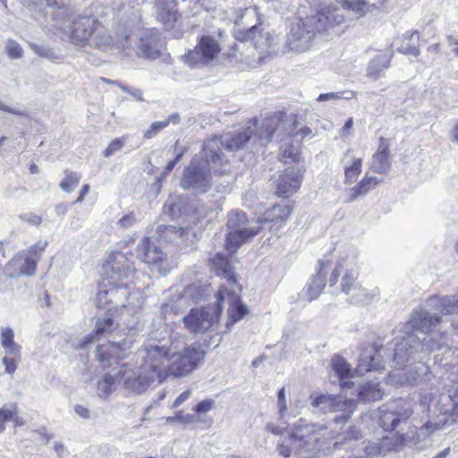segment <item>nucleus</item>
I'll list each match as a JSON object with an SVG mask.
<instances>
[{
	"mask_svg": "<svg viewBox=\"0 0 458 458\" xmlns=\"http://www.w3.org/2000/svg\"><path fill=\"white\" fill-rule=\"evenodd\" d=\"M426 308L414 310L407 325L424 334L423 338L414 333H407L395 344L394 362L399 369L405 367L411 360H420L446 345V335L440 331L441 317Z\"/></svg>",
	"mask_w": 458,
	"mask_h": 458,
	"instance_id": "obj_1",
	"label": "nucleus"
},
{
	"mask_svg": "<svg viewBox=\"0 0 458 458\" xmlns=\"http://www.w3.org/2000/svg\"><path fill=\"white\" fill-rule=\"evenodd\" d=\"M219 139H209L203 144L201 152L196 154L182 172L179 186L191 195L205 194L213 187V173H226L223 169L226 157L219 153Z\"/></svg>",
	"mask_w": 458,
	"mask_h": 458,
	"instance_id": "obj_2",
	"label": "nucleus"
},
{
	"mask_svg": "<svg viewBox=\"0 0 458 458\" xmlns=\"http://www.w3.org/2000/svg\"><path fill=\"white\" fill-rule=\"evenodd\" d=\"M147 344L149 351H154L153 358L157 353L160 356L155 363L163 372V381L169 376L187 377L204 363L207 353L205 347L198 342L188 344L174 340L167 345L161 341H153Z\"/></svg>",
	"mask_w": 458,
	"mask_h": 458,
	"instance_id": "obj_3",
	"label": "nucleus"
},
{
	"mask_svg": "<svg viewBox=\"0 0 458 458\" xmlns=\"http://www.w3.org/2000/svg\"><path fill=\"white\" fill-rule=\"evenodd\" d=\"M342 13V9L321 10L304 19H293L286 37L287 47L299 53L310 50L317 34L344 22Z\"/></svg>",
	"mask_w": 458,
	"mask_h": 458,
	"instance_id": "obj_4",
	"label": "nucleus"
},
{
	"mask_svg": "<svg viewBox=\"0 0 458 458\" xmlns=\"http://www.w3.org/2000/svg\"><path fill=\"white\" fill-rule=\"evenodd\" d=\"M153 352L144 343L137 352L138 358L141 360L140 365L132 367L123 363L117 371L120 384L129 394H141L151 385L163 382V372L155 363L160 356L157 354L153 358Z\"/></svg>",
	"mask_w": 458,
	"mask_h": 458,
	"instance_id": "obj_5",
	"label": "nucleus"
},
{
	"mask_svg": "<svg viewBox=\"0 0 458 458\" xmlns=\"http://www.w3.org/2000/svg\"><path fill=\"white\" fill-rule=\"evenodd\" d=\"M69 36L76 45H89L103 49L112 43V37L107 29L91 15H79L69 28Z\"/></svg>",
	"mask_w": 458,
	"mask_h": 458,
	"instance_id": "obj_6",
	"label": "nucleus"
},
{
	"mask_svg": "<svg viewBox=\"0 0 458 458\" xmlns=\"http://www.w3.org/2000/svg\"><path fill=\"white\" fill-rule=\"evenodd\" d=\"M225 249L234 253L243 243L255 237L261 229L259 222L249 220L241 210H233L227 215Z\"/></svg>",
	"mask_w": 458,
	"mask_h": 458,
	"instance_id": "obj_7",
	"label": "nucleus"
},
{
	"mask_svg": "<svg viewBox=\"0 0 458 458\" xmlns=\"http://www.w3.org/2000/svg\"><path fill=\"white\" fill-rule=\"evenodd\" d=\"M96 302L98 307L108 310L113 307L123 306L128 308L130 311H135V309L143 303L140 298V293H128L127 289L122 286L109 289L100 287L96 296Z\"/></svg>",
	"mask_w": 458,
	"mask_h": 458,
	"instance_id": "obj_8",
	"label": "nucleus"
},
{
	"mask_svg": "<svg viewBox=\"0 0 458 458\" xmlns=\"http://www.w3.org/2000/svg\"><path fill=\"white\" fill-rule=\"evenodd\" d=\"M326 429L325 425L308 424L300 420L292 428L289 441L296 450L312 452Z\"/></svg>",
	"mask_w": 458,
	"mask_h": 458,
	"instance_id": "obj_9",
	"label": "nucleus"
},
{
	"mask_svg": "<svg viewBox=\"0 0 458 458\" xmlns=\"http://www.w3.org/2000/svg\"><path fill=\"white\" fill-rule=\"evenodd\" d=\"M311 405L319 408L323 413H336L334 418L335 423L347 422L353 411L356 410V403L352 399H342V397H333L330 395H319L316 397Z\"/></svg>",
	"mask_w": 458,
	"mask_h": 458,
	"instance_id": "obj_10",
	"label": "nucleus"
},
{
	"mask_svg": "<svg viewBox=\"0 0 458 458\" xmlns=\"http://www.w3.org/2000/svg\"><path fill=\"white\" fill-rule=\"evenodd\" d=\"M241 291L240 285H234L227 289L226 286H223L217 293V310L218 313H221L223 308V302L226 301L229 305V322L234 324L240 321L248 312V308L244 305L240 299L239 292Z\"/></svg>",
	"mask_w": 458,
	"mask_h": 458,
	"instance_id": "obj_11",
	"label": "nucleus"
},
{
	"mask_svg": "<svg viewBox=\"0 0 458 458\" xmlns=\"http://www.w3.org/2000/svg\"><path fill=\"white\" fill-rule=\"evenodd\" d=\"M219 317L217 308H196L183 318L185 327L194 334L204 333L208 331Z\"/></svg>",
	"mask_w": 458,
	"mask_h": 458,
	"instance_id": "obj_12",
	"label": "nucleus"
},
{
	"mask_svg": "<svg viewBox=\"0 0 458 458\" xmlns=\"http://www.w3.org/2000/svg\"><path fill=\"white\" fill-rule=\"evenodd\" d=\"M378 418L379 425L384 430H394L397 426L407 421L412 414L410 403L399 400L392 404L389 408L381 409Z\"/></svg>",
	"mask_w": 458,
	"mask_h": 458,
	"instance_id": "obj_13",
	"label": "nucleus"
},
{
	"mask_svg": "<svg viewBox=\"0 0 458 458\" xmlns=\"http://www.w3.org/2000/svg\"><path fill=\"white\" fill-rule=\"evenodd\" d=\"M220 52L217 41L210 36L200 38L198 45L186 55V62L192 65H206Z\"/></svg>",
	"mask_w": 458,
	"mask_h": 458,
	"instance_id": "obj_14",
	"label": "nucleus"
},
{
	"mask_svg": "<svg viewBox=\"0 0 458 458\" xmlns=\"http://www.w3.org/2000/svg\"><path fill=\"white\" fill-rule=\"evenodd\" d=\"M103 268L106 275L114 281L127 279L135 271L133 261L124 253L119 251L110 254Z\"/></svg>",
	"mask_w": 458,
	"mask_h": 458,
	"instance_id": "obj_15",
	"label": "nucleus"
},
{
	"mask_svg": "<svg viewBox=\"0 0 458 458\" xmlns=\"http://www.w3.org/2000/svg\"><path fill=\"white\" fill-rule=\"evenodd\" d=\"M358 273L349 269L343 276L341 280V290L350 296V301L354 304L363 303L368 297V293L357 281Z\"/></svg>",
	"mask_w": 458,
	"mask_h": 458,
	"instance_id": "obj_16",
	"label": "nucleus"
},
{
	"mask_svg": "<svg viewBox=\"0 0 458 458\" xmlns=\"http://www.w3.org/2000/svg\"><path fill=\"white\" fill-rule=\"evenodd\" d=\"M302 173L297 167H288L277 180L276 194L287 198L301 187Z\"/></svg>",
	"mask_w": 458,
	"mask_h": 458,
	"instance_id": "obj_17",
	"label": "nucleus"
},
{
	"mask_svg": "<svg viewBox=\"0 0 458 458\" xmlns=\"http://www.w3.org/2000/svg\"><path fill=\"white\" fill-rule=\"evenodd\" d=\"M160 38L153 30H142L139 35V55L155 60L160 56Z\"/></svg>",
	"mask_w": 458,
	"mask_h": 458,
	"instance_id": "obj_18",
	"label": "nucleus"
},
{
	"mask_svg": "<svg viewBox=\"0 0 458 458\" xmlns=\"http://www.w3.org/2000/svg\"><path fill=\"white\" fill-rule=\"evenodd\" d=\"M390 169V142L389 140L380 137L377 150L372 156L371 165L369 170L374 174L386 175Z\"/></svg>",
	"mask_w": 458,
	"mask_h": 458,
	"instance_id": "obj_19",
	"label": "nucleus"
},
{
	"mask_svg": "<svg viewBox=\"0 0 458 458\" xmlns=\"http://www.w3.org/2000/svg\"><path fill=\"white\" fill-rule=\"evenodd\" d=\"M132 342L129 339H123L121 342L110 343L107 348L98 346L97 352L99 361L103 367L111 366L108 362L109 358L113 357L118 360L125 358L131 349Z\"/></svg>",
	"mask_w": 458,
	"mask_h": 458,
	"instance_id": "obj_20",
	"label": "nucleus"
},
{
	"mask_svg": "<svg viewBox=\"0 0 458 458\" xmlns=\"http://www.w3.org/2000/svg\"><path fill=\"white\" fill-rule=\"evenodd\" d=\"M136 255L139 259L148 265H157L166 256L160 247L150 244V240L148 237L142 238L139 242Z\"/></svg>",
	"mask_w": 458,
	"mask_h": 458,
	"instance_id": "obj_21",
	"label": "nucleus"
},
{
	"mask_svg": "<svg viewBox=\"0 0 458 458\" xmlns=\"http://www.w3.org/2000/svg\"><path fill=\"white\" fill-rule=\"evenodd\" d=\"M372 174L374 173L368 170L364 177L355 186L348 190L347 202L352 203L359 197L365 196L372 189L384 182L383 178H378Z\"/></svg>",
	"mask_w": 458,
	"mask_h": 458,
	"instance_id": "obj_22",
	"label": "nucleus"
},
{
	"mask_svg": "<svg viewBox=\"0 0 458 458\" xmlns=\"http://www.w3.org/2000/svg\"><path fill=\"white\" fill-rule=\"evenodd\" d=\"M234 37L239 41H251L257 49L263 50L269 46L268 33H262L258 25H253L247 30H237Z\"/></svg>",
	"mask_w": 458,
	"mask_h": 458,
	"instance_id": "obj_23",
	"label": "nucleus"
},
{
	"mask_svg": "<svg viewBox=\"0 0 458 458\" xmlns=\"http://www.w3.org/2000/svg\"><path fill=\"white\" fill-rule=\"evenodd\" d=\"M426 307L442 315L458 314V296H433L427 300Z\"/></svg>",
	"mask_w": 458,
	"mask_h": 458,
	"instance_id": "obj_24",
	"label": "nucleus"
},
{
	"mask_svg": "<svg viewBox=\"0 0 458 458\" xmlns=\"http://www.w3.org/2000/svg\"><path fill=\"white\" fill-rule=\"evenodd\" d=\"M292 211V208L288 205H275L267 209L257 222H259V225L270 223L272 224L270 230L273 227L277 230L290 217Z\"/></svg>",
	"mask_w": 458,
	"mask_h": 458,
	"instance_id": "obj_25",
	"label": "nucleus"
},
{
	"mask_svg": "<svg viewBox=\"0 0 458 458\" xmlns=\"http://www.w3.org/2000/svg\"><path fill=\"white\" fill-rule=\"evenodd\" d=\"M319 267L315 276H313L311 282L307 285L305 293L309 301H312L318 297L323 288L326 285V275L327 268L330 267L328 260L320 259Z\"/></svg>",
	"mask_w": 458,
	"mask_h": 458,
	"instance_id": "obj_26",
	"label": "nucleus"
},
{
	"mask_svg": "<svg viewBox=\"0 0 458 458\" xmlns=\"http://www.w3.org/2000/svg\"><path fill=\"white\" fill-rule=\"evenodd\" d=\"M419 39L417 31L407 32L402 35V37L395 38L393 46L400 53L418 56L420 55Z\"/></svg>",
	"mask_w": 458,
	"mask_h": 458,
	"instance_id": "obj_27",
	"label": "nucleus"
},
{
	"mask_svg": "<svg viewBox=\"0 0 458 458\" xmlns=\"http://www.w3.org/2000/svg\"><path fill=\"white\" fill-rule=\"evenodd\" d=\"M157 20L164 24L165 29H172L178 18L175 3L159 0L157 4Z\"/></svg>",
	"mask_w": 458,
	"mask_h": 458,
	"instance_id": "obj_28",
	"label": "nucleus"
},
{
	"mask_svg": "<svg viewBox=\"0 0 458 458\" xmlns=\"http://www.w3.org/2000/svg\"><path fill=\"white\" fill-rule=\"evenodd\" d=\"M252 134V131L249 127L243 132L237 133L234 136L225 135V137L214 136L212 139H219L221 145L219 147L221 155H224L222 149L225 148L230 151L238 150L244 147V145L250 140Z\"/></svg>",
	"mask_w": 458,
	"mask_h": 458,
	"instance_id": "obj_29",
	"label": "nucleus"
},
{
	"mask_svg": "<svg viewBox=\"0 0 458 458\" xmlns=\"http://www.w3.org/2000/svg\"><path fill=\"white\" fill-rule=\"evenodd\" d=\"M391 57L387 54L377 55L367 66V77L370 80L377 81L385 74V71L390 67Z\"/></svg>",
	"mask_w": 458,
	"mask_h": 458,
	"instance_id": "obj_30",
	"label": "nucleus"
},
{
	"mask_svg": "<svg viewBox=\"0 0 458 458\" xmlns=\"http://www.w3.org/2000/svg\"><path fill=\"white\" fill-rule=\"evenodd\" d=\"M352 150L348 149L345 153V157H350L349 161H344V183L351 184L357 181L361 173L362 157L351 156Z\"/></svg>",
	"mask_w": 458,
	"mask_h": 458,
	"instance_id": "obj_31",
	"label": "nucleus"
},
{
	"mask_svg": "<svg viewBox=\"0 0 458 458\" xmlns=\"http://www.w3.org/2000/svg\"><path fill=\"white\" fill-rule=\"evenodd\" d=\"M212 264L213 267L216 271V274L226 279L230 287L237 285L236 276L228 259L224 255L217 253L212 259Z\"/></svg>",
	"mask_w": 458,
	"mask_h": 458,
	"instance_id": "obj_32",
	"label": "nucleus"
},
{
	"mask_svg": "<svg viewBox=\"0 0 458 458\" xmlns=\"http://www.w3.org/2000/svg\"><path fill=\"white\" fill-rule=\"evenodd\" d=\"M341 6H329L324 10H335L342 9L343 15L345 17V13H352L357 18L363 16L369 11V4L365 0H335ZM346 18H344L345 20Z\"/></svg>",
	"mask_w": 458,
	"mask_h": 458,
	"instance_id": "obj_33",
	"label": "nucleus"
},
{
	"mask_svg": "<svg viewBox=\"0 0 458 458\" xmlns=\"http://www.w3.org/2000/svg\"><path fill=\"white\" fill-rule=\"evenodd\" d=\"M283 116L282 113H275L266 117L259 133V139L261 141L265 143L271 141L274 132L282 123Z\"/></svg>",
	"mask_w": 458,
	"mask_h": 458,
	"instance_id": "obj_34",
	"label": "nucleus"
},
{
	"mask_svg": "<svg viewBox=\"0 0 458 458\" xmlns=\"http://www.w3.org/2000/svg\"><path fill=\"white\" fill-rule=\"evenodd\" d=\"M356 250L352 248H348L340 255L337 260L336 267L332 271L331 276L329 277L330 286L335 285L342 271L344 269V267H348L350 265H352L356 259Z\"/></svg>",
	"mask_w": 458,
	"mask_h": 458,
	"instance_id": "obj_35",
	"label": "nucleus"
},
{
	"mask_svg": "<svg viewBox=\"0 0 458 458\" xmlns=\"http://www.w3.org/2000/svg\"><path fill=\"white\" fill-rule=\"evenodd\" d=\"M332 368L337 376L342 379L340 386L342 389L351 388L353 386L352 381H344L351 376L350 364L342 357L335 356L332 359Z\"/></svg>",
	"mask_w": 458,
	"mask_h": 458,
	"instance_id": "obj_36",
	"label": "nucleus"
},
{
	"mask_svg": "<svg viewBox=\"0 0 458 458\" xmlns=\"http://www.w3.org/2000/svg\"><path fill=\"white\" fill-rule=\"evenodd\" d=\"M383 368L384 365L382 364L381 357L379 354L372 355L368 352H363L359 360L357 370L360 373H363L370 370H379Z\"/></svg>",
	"mask_w": 458,
	"mask_h": 458,
	"instance_id": "obj_37",
	"label": "nucleus"
},
{
	"mask_svg": "<svg viewBox=\"0 0 458 458\" xmlns=\"http://www.w3.org/2000/svg\"><path fill=\"white\" fill-rule=\"evenodd\" d=\"M120 384L117 372L114 375L106 374L97 384V393L101 398H106Z\"/></svg>",
	"mask_w": 458,
	"mask_h": 458,
	"instance_id": "obj_38",
	"label": "nucleus"
},
{
	"mask_svg": "<svg viewBox=\"0 0 458 458\" xmlns=\"http://www.w3.org/2000/svg\"><path fill=\"white\" fill-rule=\"evenodd\" d=\"M1 344L7 353L20 356L21 346L14 342V333L11 327L1 328Z\"/></svg>",
	"mask_w": 458,
	"mask_h": 458,
	"instance_id": "obj_39",
	"label": "nucleus"
},
{
	"mask_svg": "<svg viewBox=\"0 0 458 458\" xmlns=\"http://www.w3.org/2000/svg\"><path fill=\"white\" fill-rule=\"evenodd\" d=\"M7 421L15 422L16 426L22 425L18 416L17 406L14 403L0 408V433L4 430V423Z\"/></svg>",
	"mask_w": 458,
	"mask_h": 458,
	"instance_id": "obj_40",
	"label": "nucleus"
},
{
	"mask_svg": "<svg viewBox=\"0 0 458 458\" xmlns=\"http://www.w3.org/2000/svg\"><path fill=\"white\" fill-rule=\"evenodd\" d=\"M358 395L365 402H375L381 399L383 393L379 384L366 383L360 387Z\"/></svg>",
	"mask_w": 458,
	"mask_h": 458,
	"instance_id": "obj_41",
	"label": "nucleus"
},
{
	"mask_svg": "<svg viewBox=\"0 0 458 458\" xmlns=\"http://www.w3.org/2000/svg\"><path fill=\"white\" fill-rule=\"evenodd\" d=\"M228 160L226 159V162L225 163L223 169L226 170L225 174H221L220 172L214 173L215 176L216 174H219L220 178L214 179L213 178V187L214 190L216 192L225 193L230 191L232 183H233V177L228 174L229 170L227 169ZM213 174V172H212Z\"/></svg>",
	"mask_w": 458,
	"mask_h": 458,
	"instance_id": "obj_42",
	"label": "nucleus"
},
{
	"mask_svg": "<svg viewBox=\"0 0 458 458\" xmlns=\"http://www.w3.org/2000/svg\"><path fill=\"white\" fill-rule=\"evenodd\" d=\"M116 327L114 320L110 314H106L103 318H98L94 331L100 337L112 332Z\"/></svg>",
	"mask_w": 458,
	"mask_h": 458,
	"instance_id": "obj_43",
	"label": "nucleus"
},
{
	"mask_svg": "<svg viewBox=\"0 0 458 458\" xmlns=\"http://www.w3.org/2000/svg\"><path fill=\"white\" fill-rule=\"evenodd\" d=\"M65 177L60 182V188L63 191L71 193L79 185L81 174L70 170L64 171Z\"/></svg>",
	"mask_w": 458,
	"mask_h": 458,
	"instance_id": "obj_44",
	"label": "nucleus"
},
{
	"mask_svg": "<svg viewBox=\"0 0 458 458\" xmlns=\"http://www.w3.org/2000/svg\"><path fill=\"white\" fill-rule=\"evenodd\" d=\"M404 438L403 436H396L394 437H383L377 443L379 445L382 455L386 454L388 452L397 450L403 445Z\"/></svg>",
	"mask_w": 458,
	"mask_h": 458,
	"instance_id": "obj_45",
	"label": "nucleus"
},
{
	"mask_svg": "<svg viewBox=\"0 0 458 458\" xmlns=\"http://www.w3.org/2000/svg\"><path fill=\"white\" fill-rule=\"evenodd\" d=\"M442 402H449V406L445 412H451L453 415L458 416V389L450 392L448 394L441 395Z\"/></svg>",
	"mask_w": 458,
	"mask_h": 458,
	"instance_id": "obj_46",
	"label": "nucleus"
},
{
	"mask_svg": "<svg viewBox=\"0 0 458 458\" xmlns=\"http://www.w3.org/2000/svg\"><path fill=\"white\" fill-rule=\"evenodd\" d=\"M5 53L12 59H20L23 56L21 46L13 39H8L5 44Z\"/></svg>",
	"mask_w": 458,
	"mask_h": 458,
	"instance_id": "obj_47",
	"label": "nucleus"
},
{
	"mask_svg": "<svg viewBox=\"0 0 458 458\" xmlns=\"http://www.w3.org/2000/svg\"><path fill=\"white\" fill-rule=\"evenodd\" d=\"M356 96V93L352 90H345V91H340V92H330V93H324L320 94L318 98V101H327V100H333V99H352Z\"/></svg>",
	"mask_w": 458,
	"mask_h": 458,
	"instance_id": "obj_48",
	"label": "nucleus"
},
{
	"mask_svg": "<svg viewBox=\"0 0 458 458\" xmlns=\"http://www.w3.org/2000/svg\"><path fill=\"white\" fill-rule=\"evenodd\" d=\"M38 259L31 256H26L20 267L21 273L26 276H31L35 273Z\"/></svg>",
	"mask_w": 458,
	"mask_h": 458,
	"instance_id": "obj_49",
	"label": "nucleus"
},
{
	"mask_svg": "<svg viewBox=\"0 0 458 458\" xmlns=\"http://www.w3.org/2000/svg\"><path fill=\"white\" fill-rule=\"evenodd\" d=\"M99 338H100V336L98 335H96V332L93 331V332L88 334L87 335L83 336L81 339H80L76 343L74 348L76 350L86 349V348L89 347V344H91L94 342L98 341Z\"/></svg>",
	"mask_w": 458,
	"mask_h": 458,
	"instance_id": "obj_50",
	"label": "nucleus"
},
{
	"mask_svg": "<svg viewBox=\"0 0 458 458\" xmlns=\"http://www.w3.org/2000/svg\"><path fill=\"white\" fill-rule=\"evenodd\" d=\"M166 126H167V122L158 121V122L152 123L150 124L149 129H148L144 132V138L145 139L153 138L156 134H157L161 130L165 129Z\"/></svg>",
	"mask_w": 458,
	"mask_h": 458,
	"instance_id": "obj_51",
	"label": "nucleus"
},
{
	"mask_svg": "<svg viewBox=\"0 0 458 458\" xmlns=\"http://www.w3.org/2000/svg\"><path fill=\"white\" fill-rule=\"evenodd\" d=\"M47 241H38L36 244L30 246L27 252L28 256L34 257L37 259L41 256L42 252L45 250L47 246Z\"/></svg>",
	"mask_w": 458,
	"mask_h": 458,
	"instance_id": "obj_52",
	"label": "nucleus"
},
{
	"mask_svg": "<svg viewBox=\"0 0 458 458\" xmlns=\"http://www.w3.org/2000/svg\"><path fill=\"white\" fill-rule=\"evenodd\" d=\"M124 145V140L123 139H115V140H113L109 145L107 146V148L105 149L104 151V156L106 157H111L112 155H114L115 152H117L118 150H120Z\"/></svg>",
	"mask_w": 458,
	"mask_h": 458,
	"instance_id": "obj_53",
	"label": "nucleus"
},
{
	"mask_svg": "<svg viewBox=\"0 0 458 458\" xmlns=\"http://www.w3.org/2000/svg\"><path fill=\"white\" fill-rule=\"evenodd\" d=\"M277 405L279 409V414L281 417L284 416V413L287 411V404H286V399H285V391L284 387H282L277 394Z\"/></svg>",
	"mask_w": 458,
	"mask_h": 458,
	"instance_id": "obj_54",
	"label": "nucleus"
},
{
	"mask_svg": "<svg viewBox=\"0 0 458 458\" xmlns=\"http://www.w3.org/2000/svg\"><path fill=\"white\" fill-rule=\"evenodd\" d=\"M278 451L279 454L284 458H288L291 455L292 452L301 453L300 450H296L293 445H291L289 438L286 440V443H283L278 446Z\"/></svg>",
	"mask_w": 458,
	"mask_h": 458,
	"instance_id": "obj_55",
	"label": "nucleus"
},
{
	"mask_svg": "<svg viewBox=\"0 0 458 458\" xmlns=\"http://www.w3.org/2000/svg\"><path fill=\"white\" fill-rule=\"evenodd\" d=\"M136 223V218L132 213L123 216L117 223L123 229H128L133 226Z\"/></svg>",
	"mask_w": 458,
	"mask_h": 458,
	"instance_id": "obj_56",
	"label": "nucleus"
},
{
	"mask_svg": "<svg viewBox=\"0 0 458 458\" xmlns=\"http://www.w3.org/2000/svg\"><path fill=\"white\" fill-rule=\"evenodd\" d=\"M214 406V402L210 399L199 402L195 407L194 411L198 413H206L209 411Z\"/></svg>",
	"mask_w": 458,
	"mask_h": 458,
	"instance_id": "obj_57",
	"label": "nucleus"
},
{
	"mask_svg": "<svg viewBox=\"0 0 458 458\" xmlns=\"http://www.w3.org/2000/svg\"><path fill=\"white\" fill-rule=\"evenodd\" d=\"M16 356L13 358L4 357L3 358V364L5 367V372L12 374L15 371L17 368V361L19 360V358L16 359Z\"/></svg>",
	"mask_w": 458,
	"mask_h": 458,
	"instance_id": "obj_58",
	"label": "nucleus"
},
{
	"mask_svg": "<svg viewBox=\"0 0 458 458\" xmlns=\"http://www.w3.org/2000/svg\"><path fill=\"white\" fill-rule=\"evenodd\" d=\"M30 47L32 48L34 53H36L37 55H38L40 56H44L47 58H52L54 55V54L48 48H46L43 46H38L37 44H30Z\"/></svg>",
	"mask_w": 458,
	"mask_h": 458,
	"instance_id": "obj_59",
	"label": "nucleus"
},
{
	"mask_svg": "<svg viewBox=\"0 0 458 458\" xmlns=\"http://www.w3.org/2000/svg\"><path fill=\"white\" fill-rule=\"evenodd\" d=\"M364 451L368 455H382L379 445L377 442H369L364 447Z\"/></svg>",
	"mask_w": 458,
	"mask_h": 458,
	"instance_id": "obj_60",
	"label": "nucleus"
},
{
	"mask_svg": "<svg viewBox=\"0 0 458 458\" xmlns=\"http://www.w3.org/2000/svg\"><path fill=\"white\" fill-rule=\"evenodd\" d=\"M20 218L22 221L34 225H38L42 221L41 216L36 214H23L20 216Z\"/></svg>",
	"mask_w": 458,
	"mask_h": 458,
	"instance_id": "obj_61",
	"label": "nucleus"
},
{
	"mask_svg": "<svg viewBox=\"0 0 458 458\" xmlns=\"http://www.w3.org/2000/svg\"><path fill=\"white\" fill-rule=\"evenodd\" d=\"M122 90L128 92L131 95L132 98H134L138 101H144L143 98V93L139 89H129L126 86H121Z\"/></svg>",
	"mask_w": 458,
	"mask_h": 458,
	"instance_id": "obj_62",
	"label": "nucleus"
},
{
	"mask_svg": "<svg viewBox=\"0 0 458 458\" xmlns=\"http://www.w3.org/2000/svg\"><path fill=\"white\" fill-rule=\"evenodd\" d=\"M188 232L187 229H184L182 227H175L174 225H168L165 227V234L166 236H170L172 234H179L180 237H182L184 233Z\"/></svg>",
	"mask_w": 458,
	"mask_h": 458,
	"instance_id": "obj_63",
	"label": "nucleus"
},
{
	"mask_svg": "<svg viewBox=\"0 0 458 458\" xmlns=\"http://www.w3.org/2000/svg\"><path fill=\"white\" fill-rule=\"evenodd\" d=\"M74 411H75V413L78 416H80V417H81L83 419H87L88 420V419H90V417H91L90 411L88 408H86V407H84L82 405H76L74 407Z\"/></svg>",
	"mask_w": 458,
	"mask_h": 458,
	"instance_id": "obj_64",
	"label": "nucleus"
}]
</instances>
